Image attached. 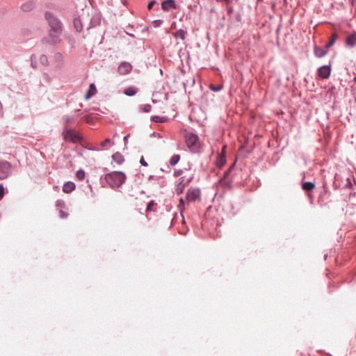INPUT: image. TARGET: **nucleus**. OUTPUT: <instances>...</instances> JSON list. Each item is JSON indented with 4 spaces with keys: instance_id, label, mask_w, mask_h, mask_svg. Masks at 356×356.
<instances>
[{
    "instance_id": "56",
    "label": "nucleus",
    "mask_w": 356,
    "mask_h": 356,
    "mask_svg": "<svg viewBox=\"0 0 356 356\" xmlns=\"http://www.w3.org/2000/svg\"><path fill=\"white\" fill-rule=\"evenodd\" d=\"M153 178V175H150L148 178L149 180L152 179Z\"/></svg>"
},
{
    "instance_id": "34",
    "label": "nucleus",
    "mask_w": 356,
    "mask_h": 356,
    "mask_svg": "<svg viewBox=\"0 0 356 356\" xmlns=\"http://www.w3.org/2000/svg\"><path fill=\"white\" fill-rule=\"evenodd\" d=\"M37 58H36V56L35 55H32L31 56V65L33 67V68H36L37 67Z\"/></svg>"
},
{
    "instance_id": "14",
    "label": "nucleus",
    "mask_w": 356,
    "mask_h": 356,
    "mask_svg": "<svg viewBox=\"0 0 356 356\" xmlns=\"http://www.w3.org/2000/svg\"><path fill=\"white\" fill-rule=\"evenodd\" d=\"M328 49L322 48L317 45H315L314 47V55L318 58H323L328 53Z\"/></svg>"
},
{
    "instance_id": "46",
    "label": "nucleus",
    "mask_w": 356,
    "mask_h": 356,
    "mask_svg": "<svg viewBox=\"0 0 356 356\" xmlns=\"http://www.w3.org/2000/svg\"><path fill=\"white\" fill-rule=\"evenodd\" d=\"M161 22H162V21H161V20H155V21L154 22V26H159V24H160Z\"/></svg>"
},
{
    "instance_id": "9",
    "label": "nucleus",
    "mask_w": 356,
    "mask_h": 356,
    "mask_svg": "<svg viewBox=\"0 0 356 356\" xmlns=\"http://www.w3.org/2000/svg\"><path fill=\"white\" fill-rule=\"evenodd\" d=\"M10 163L8 161L0 162V179H4L9 175Z\"/></svg>"
},
{
    "instance_id": "50",
    "label": "nucleus",
    "mask_w": 356,
    "mask_h": 356,
    "mask_svg": "<svg viewBox=\"0 0 356 356\" xmlns=\"http://www.w3.org/2000/svg\"><path fill=\"white\" fill-rule=\"evenodd\" d=\"M153 134L154 135V136H156V137H161V136H160V134H156V132H154V134Z\"/></svg>"
},
{
    "instance_id": "6",
    "label": "nucleus",
    "mask_w": 356,
    "mask_h": 356,
    "mask_svg": "<svg viewBox=\"0 0 356 356\" xmlns=\"http://www.w3.org/2000/svg\"><path fill=\"white\" fill-rule=\"evenodd\" d=\"M63 135L65 140L74 143L80 142L82 139L81 136L74 129H66L64 131Z\"/></svg>"
},
{
    "instance_id": "17",
    "label": "nucleus",
    "mask_w": 356,
    "mask_h": 356,
    "mask_svg": "<svg viewBox=\"0 0 356 356\" xmlns=\"http://www.w3.org/2000/svg\"><path fill=\"white\" fill-rule=\"evenodd\" d=\"M112 161L118 165H121L124 163V158L120 152H117L112 155Z\"/></svg>"
},
{
    "instance_id": "57",
    "label": "nucleus",
    "mask_w": 356,
    "mask_h": 356,
    "mask_svg": "<svg viewBox=\"0 0 356 356\" xmlns=\"http://www.w3.org/2000/svg\"><path fill=\"white\" fill-rule=\"evenodd\" d=\"M353 81L356 83V76L353 78Z\"/></svg>"
},
{
    "instance_id": "51",
    "label": "nucleus",
    "mask_w": 356,
    "mask_h": 356,
    "mask_svg": "<svg viewBox=\"0 0 356 356\" xmlns=\"http://www.w3.org/2000/svg\"><path fill=\"white\" fill-rule=\"evenodd\" d=\"M153 134L154 135V136H156V137H161V136H160V134H156V132H154V134Z\"/></svg>"
},
{
    "instance_id": "52",
    "label": "nucleus",
    "mask_w": 356,
    "mask_h": 356,
    "mask_svg": "<svg viewBox=\"0 0 356 356\" xmlns=\"http://www.w3.org/2000/svg\"><path fill=\"white\" fill-rule=\"evenodd\" d=\"M153 134L154 135V136H156V137H161V136H160V134H156V132H154V134Z\"/></svg>"
},
{
    "instance_id": "39",
    "label": "nucleus",
    "mask_w": 356,
    "mask_h": 356,
    "mask_svg": "<svg viewBox=\"0 0 356 356\" xmlns=\"http://www.w3.org/2000/svg\"><path fill=\"white\" fill-rule=\"evenodd\" d=\"M156 0H152L149 2L148 5H147V9L148 10H151L152 9L153 6L156 4Z\"/></svg>"
},
{
    "instance_id": "53",
    "label": "nucleus",
    "mask_w": 356,
    "mask_h": 356,
    "mask_svg": "<svg viewBox=\"0 0 356 356\" xmlns=\"http://www.w3.org/2000/svg\"><path fill=\"white\" fill-rule=\"evenodd\" d=\"M153 134L154 135V136H156V137H161V136H160V134H156V132H154V134Z\"/></svg>"
},
{
    "instance_id": "3",
    "label": "nucleus",
    "mask_w": 356,
    "mask_h": 356,
    "mask_svg": "<svg viewBox=\"0 0 356 356\" xmlns=\"http://www.w3.org/2000/svg\"><path fill=\"white\" fill-rule=\"evenodd\" d=\"M186 144L192 152H197L200 148L199 137L193 133H186L185 135Z\"/></svg>"
},
{
    "instance_id": "32",
    "label": "nucleus",
    "mask_w": 356,
    "mask_h": 356,
    "mask_svg": "<svg viewBox=\"0 0 356 356\" xmlns=\"http://www.w3.org/2000/svg\"><path fill=\"white\" fill-rule=\"evenodd\" d=\"M56 207L60 209H64L65 207V203L63 200H57L56 201Z\"/></svg>"
},
{
    "instance_id": "7",
    "label": "nucleus",
    "mask_w": 356,
    "mask_h": 356,
    "mask_svg": "<svg viewBox=\"0 0 356 356\" xmlns=\"http://www.w3.org/2000/svg\"><path fill=\"white\" fill-rule=\"evenodd\" d=\"M201 197V191L198 188H190L186 194V200L187 202H195L200 200Z\"/></svg>"
},
{
    "instance_id": "40",
    "label": "nucleus",
    "mask_w": 356,
    "mask_h": 356,
    "mask_svg": "<svg viewBox=\"0 0 356 356\" xmlns=\"http://www.w3.org/2000/svg\"><path fill=\"white\" fill-rule=\"evenodd\" d=\"M154 205V202L153 200L150 201L147 207V211H150L152 210V207Z\"/></svg>"
},
{
    "instance_id": "54",
    "label": "nucleus",
    "mask_w": 356,
    "mask_h": 356,
    "mask_svg": "<svg viewBox=\"0 0 356 356\" xmlns=\"http://www.w3.org/2000/svg\"><path fill=\"white\" fill-rule=\"evenodd\" d=\"M90 86V88H93L95 90V84L94 83H91Z\"/></svg>"
},
{
    "instance_id": "27",
    "label": "nucleus",
    "mask_w": 356,
    "mask_h": 356,
    "mask_svg": "<svg viewBox=\"0 0 356 356\" xmlns=\"http://www.w3.org/2000/svg\"><path fill=\"white\" fill-rule=\"evenodd\" d=\"M168 120L167 117L155 115L152 117V120L157 123L165 122Z\"/></svg>"
},
{
    "instance_id": "33",
    "label": "nucleus",
    "mask_w": 356,
    "mask_h": 356,
    "mask_svg": "<svg viewBox=\"0 0 356 356\" xmlns=\"http://www.w3.org/2000/svg\"><path fill=\"white\" fill-rule=\"evenodd\" d=\"M142 111L145 113H149L151 111L152 106L149 104L140 106Z\"/></svg>"
},
{
    "instance_id": "38",
    "label": "nucleus",
    "mask_w": 356,
    "mask_h": 356,
    "mask_svg": "<svg viewBox=\"0 0 356 356\" xmlns=\"http://www.w3.org/2000/svg\"><path fill=\"white\" fill-rule=\"evenodd\" d=\"M184 207V200L182 197L179 199V204L178 205L179 209L181 211Z\"/></svg>"
},
{
    "instance_id": "55",
    "label": "nucleus",
    "mask_w": 356,
    "mask_h": 356,
    "mask_svg": "<svg viewBox=\"0 0 356 356\" xmlns=\"http://www.w3.org/2000/svg\"><path fill=\"white\" fill-rule=\"evenodd\" d=\"M91 95H92L88 94V95L86 96V99H89V98L90 97V96H91Z\"/></svg>"
},
{
    "instance_id": "36",
    "label": "nucleus",
    "mask_w": 356,
    "mask_h": 356,
    "mask_svg": "<svg viewBox=\"0 0 356 356\" xmlns=\"http://www.w3.org/2000/svg\"><path fill=\"white\" fill-rule=\"evenodd\" d=\"M185 171H186V169L176 170H175L173 175L175 177H178L179 176H181L184 173Z\"/></svg>"
},
{
    "instance_id": "45",
    "label": "nucleus",
    "mask_w": 356,
    "mask_h": 356,
    "mask_svg": "<svg viewBox=\"0 0 356 356\" xmlns=\"http://www.w3.org/2000/svg\"><path fill=\"white\" fill-rule=\"evenodd\" d=\"M236 19L238 22H241V15L240 13H238L236 16Z\"/></svg>"
},
{
    "instance_id": "25",
    "label": "nucleus",
    "mask_w": 356,
    "mask_h": 356,
    "mask_svg": "<svg viewBox=\"0 0 356 356\" xmlns=\"http://www.w3.org/2000/svg\"><path fill=\"white\" fill-rule=\"evenodd\" d=\"M73 24H74L75 29L78 32H81L82 31L83 26H82V23L81 22V19L79 18H74V19L73 21Z\"/></svg>"
},
{
    "instance_id": "2",
    "label": "nucleus",
    "mask_w": 356,
    "mask_h": 356,
    "mask_svg": "<svg viewBox=\"0 0 356 356\" xmlns=\"http://www.w3.org/2000/svg\"><path fill=\"white\" fill-rule=\"evenodd\" d=\"M44 19L47 21L49 30L54 32L63 31V25L61 20L50 11L44 13Z\"/></svg>"
},
{
    "instance_id": "15",
    "label": "nucleus",
    "mask_w": 356,
    "mask_h": 356,
    "mask_svg": "<svg viewBox=\"0 0 356 356\" xmlns=\"http://www.w3.org/2000/svg\"><path fill=\"white\" fill-rule=\"evenodd\" d=\"M346 44L349 48H353L356 45V32L348 35L346 40Z\"/></svg>"
},
{
    "instance_id": "13",
    "label": "nucleus",
    "mask_w": 356,
    "mask_h": 356,
    "mask_svg": "<svg viewBox=\"0 0 356 356\" xmlns=\"http://www.w3.org/2000/svg\"><path fill=\"white\" fill-rule=\"evenodd\" d=\"M343 179L345 180V183L343 187L346 188H351L353 187L351 176L349 175L344 177H342L341 175H336L335 176L336 182L339 181V180L342 181Z\"/></svg>"
},
{
    "instance_id": "10",
    "label": "nucleus",
    "mask_w": 356,
    "mask_h": 356,
    "mask_svg": "<svg viewBox=\"0 0 356 356\" xmlns=\"http://www.w3.org/2000/svg\"><path fill=\"white\" fill-rule=\"evenodd\" d=\"M161 8L165 12L178 8L175 0H164L161 3Z\"/></svg>"
},
{
    "instance_id": "12",
    "label": "nucleus",
    "mask_w": 356,
    "mask_h": 356,
    "mask_svg": "<svg viewBox=\"0 0 356 356\" xmlns=\"http://www.w3.org/2000/svg\"><path fill=\"white\" fill-rule=\"evenodd\" d=\"M331 73V68L329 65H323L318 68V74L322 79H327Z\"/></svg>"
},
{
    "instance_id": "8",
    "label": "nucleus",
    "mask_w": 356,
    "mask_h": 356,
    "mask_svg": "<svg viewBox=\"0 0 356 356\" xmlns=\"http://www.w3.org/2000/svg\"><path fill=\"white\" fill-rule=\"evenodd\" d=\"M53 64L56 69H61L65 65V57L60 52H56L53 56Z\"/></svg>"
},
{
    "instance_id": "21",
    "label": "nucleus",
    "mask_w": 356,
    "mask_h": 356,
    "mask_svg": "<svg viewBox=\"0 0 356 356\" xmlns=\"http://www.w3.org/2000/svg\"><path fill=\"white\" fill-rule=\"evenodd\" d=\"M186 35L187 32L184 29H179L173 33L175 38H179L182 40H185Z\"/></svg>"
},
{
    "instance_id": "19",
    "label": "nucleus",
    "mask_w": 356,
    "mask_h": 356,
    "mask_svg": "<svg viewBox=\"0 0 356 356\" xmlns=\"http://www.w3.org/2000/svg\"><path fill=\"white\" fill-rule=\"evenodd\" d=\"M315 183L312 181H305L302 184V188L307 192H311L315 188Z\"/></svg>"
},
{
    "instance_id": "49",
    "label": "nucleus",
    "mask_w": 356,
    "mask_h": 356,
    "mask_svg": "<svg viewBox=\"0 0 356 356\" xmlns=\"http://www.w3.org/2000/svg\"><path fill=\"white\" fill-rule=\"evenodd\" d=\"M232 12H233V8H232V7H229V8L227 9V13H228V15H230Z\"/></svg>"
},
{
    "instance_id": "1",
    "label": "nucleus",
    "mask_w": 356,
    "mask_h": 356,
    "mask_svg": "<svg viewBox=\"0 0 356 356\" xmlns=\"http://www.w3.org/2000/svg\"><path fill=\"white\" fill-rule=\"evenodd\" d=\"M126 178V175L121 171H113L105 175L106 181L113 188L121 186Z\"/></svg>"
},
{
    "instance_id": "29",
    "label": "nucleus",
    "mask_w": 356,
    "mask_h": 356,
    "mask_svg": "<svg viewBox=\"0 0 356 356\" xmlns=\"http://www.w3.org/2000/svg\"><path fill=\"white\" fill-rule=\"evenodd\" d=\"M180 159V156L179 154H174L170 159V164L171 165H176Z\"/></svg>"
},
{
    "instance_id": "43",
    "label": "nucleus",
    "mask_w": 356,
    "mask_h": 356,
    "mask_svg": "<svg viewBox=\"0 0 356 356\" xmlns=\"http://www.w3.org/2000/svg\"><path fill=\"white\" fill-rule=\"evenodd\" d=\"M4 194V188L2 184H0V198L3 197Z\"/></svg>"
},
{
    "instance_id": "26",
    "label": "nucleus",
    "mask_w": 356,
    "mask_h": 356,
    "mask_svg": "<svg viewBox=\"0 0 356 356\" xmlns=\"http://www.w3.org/2000/svg\"><path fill=\"white\" fill-rule=\"evenodd\" d=\"M137 90L134 87H129L125 88L124 93L129 97L134 96L136 94Z\"/></svg>"
},
{
    "instance_id": "48",
    "label": "nucleus",
    "mask_w": 356,
    "mask_h": 356,
    "mask_svg": "<svg viewBox=\"0 0 356 356\" xmlns=\"http://www.w3.org/2000/svg\"><path fill=\"white\" fill-rule=\"evenodd\" d=\"M129 137V134L125 136L123 138L124 141V143L126 144L127 143V140H128V138Z\"/></svg>"
},
{
    "instance_id": "47",
    "label": "nucleus",
    "mask_w": 356,
    "mask_h": 356,
    "mask_svg": "<svg viewBox=\"0 0 356 356\" xmlns=\"http://www.w3.org/2000/svg\"><path fill=\"white\" fill-rule=\"evenodd\" d=\"M216 1H219V0H216ZM220 1H222V2L226 3L227 4H229V3H231L232 0H220Z\"/></svg>"
},
{
    "instance_id": "37",
    "label": "nucleus",
    "mask_w": 356,
    "mask_h": 356,
    "mask_svg": "<svg viewBox=\"0 0 356 356\" xmlns=\"http://www.w3.org/2000/svg\"><path fill=\"white\" fill-rule=\"evenodd\" d=\"M59 216H60V218H67V217L68 216V213H66L65 211H64L63 210V209H60V211H59Z\"/></svg>"
},
{
    "instance_id": "11",
    "label": "nucleus",
    "mask_w": 356,
    "mask_h": 356,
    "mask_svg": "<svg viewBox=\"0 0 356 356\" xmlns=\"http://www.w3.org/2000/svg\"><path fill=\"white\" fill-rule=\"evenodd\" d=\"M132 65L128 62H122L118 66V71L120 74H127L132 70Z\"/></svg>"
},
{
    "instance_id": "22",
    "label": "nucleus",
    "mask_w": 356,
    "mask_h": 356,
    "mask_svg": "<svg viewBox=\"0 0 356 356\" xmlns=\"http://www.w3.org/2000/svg\"><path fill=\"white\" fill-rule=\"evenodd\" d=\"M234 164L225 173V175L223 177V178H222L220 180V183L222 184V185H225L226 186H228L229 184V180H228V175L232 170V168L234 167Z\"/></svg>"
},
{
    "instance_id": "58",
    "label": "nucleus",
    "mask_w": 356,
    "mask_h": 356,
    "mask_svg": "<svg viewBox=\"0 0 356 356\" xmlns=\"http://www.w3.org/2000/svg\"><path fill=\"white\" fill-rule=\"evenodd\" d=\"M123 4H125V0H122Z\"/></svg>"
},
{
    "instance_id": "28",
    "label": "nucleus",
    "mask_w": 356,
    "mask_h": 356,
    "mask_svg": "<svg viewBox=\"0 0 356 356\" xmlns=\"http://www.w3.org/2000/svg\"><path fill=\"white\" fill-rule=\"evenodd\" d=\"M39 62L43 66L49 65V58L45 54H42L39 57Z\"/></svg>"
},
{
    "instance_id": "30",
    "label": "nucleus",
    "mask_w": 356,
    "mask_h": 356,
    "mask_svg": "<svg viewBox=\"0 0 356 356\" xmlns=\"http://www.w3.org/2000/svg\"><path fill=\"white\" fill-rule=\"evenodd\" d=\"M226 162L225 158L224 156H218L216 161V165L219 168H222Z\"/></svg>"
},
{
    "instance_id": "42",
    "label": "nucleus",
    "mask_w": 356,
    "mask_h": 356,
    "mask_svg": "<svg viewBox=\"0 0 356 356\" xmlns=\"http://www.w3.org/2000/svg\"><path fill=\"white\" fill-rule=\"evenodd\" d=\"M64 120H65V124H69L72 122V118L70 116H65Z\"/></svg>"
},
{
    "instance_id": "20",
    "label": "nucleus",
    "mask_w": 356,
    "mask_h": 356,
    "mask_svg": "<svg viewBox=\"0 0 356 356\" xmlns=\"http://www.w3.org/2000/svg\"><path fill=\"white\" fill-rule=\"evenodd\" d=\"M101 23V17L99 15H95L90 19V26L95 27L99 25Z\"/></svg>"
},
{
    "instance_id": "31",
    "label": "nucleus",
    "mask_w": 356,
    "mask_h": 356,
    "mask_svg": "<svg viewBox=\"0 0 356 356\" xmlns=\"http://www.w3.org/2000/svg\"><path fill=\"white\" fill-rule=\"evenodd\" d=\"M76 177L79 180H83L85 178V172L83 170H79L76 173Z\"/></svg>"
},
{
    "instance_id": "16",
    "label": "nucleus",
    "mask_w": 356,
    "mask_h": 356,
    "mask_svg": "<svg viewBox=\"0 0 356 356\" xmlns=\"http://www.w3.org/2000/svg\"><path fill=\"white\" fill-rule=\"evenodd\" d=\"M35 2L32 0H29L22 4L21 9L24 12H30L35 8Z\"/></svg>"
},
{
    "instance_id": "23",
    "label": "nucleus",
    "mask_w": 356,
    "mask_h": 356,
    "mask_svg": "<svg viewBox=\"0 0 356 356\" xmlns=\"http://www.w3.org/2000/svg\"><path fill=\"white\" fill-rule=\"evenodd\" d=\"M101 149H108L110 147L114 145V143L109 138H107L100 143Z\"/></svg>"
},
{
    "instance_id": "35",
    "label": "nucleus",
    "mask_w": 356,
    "mask_h": 356,
    "mask_svg": "<svg viewBox=\"0 0 356 356\" xmlns=\"http://www.w3.org/2000/svg\"><path fill=\"white\" fill-rule=\"evenodd\" d=\"M209 88L213 91L218 92L222 89V84H220L218 86L211 85Z\"/></svg>"
},
{
    "instance_id": "44",
    "label": "nucleus",
    "mask_w": 356,
    "mask_h": 356,
    "mask_svg": "<svg viewBox=\"0 0 356 356\" xmlns=\"http://www.w3.org/2000/svg\"><path fill=\"white\" fill-rule=\"evenodd\" d=\"M69 42L71 44H74L75 43V40L74 38L72 37H70L69 38Z\"/></svg>"
},
{
    "instance_id": "5",
    "label": "nucleus",
    "mask_w": 356,
    "mask_h": 356,
    "mask_svg": "<svg viewBox=\"0 0 356 356\" xmlns=\"http://www.w3.org/2000/svg\"><path fill=\"white\" fill-rule=\"evenodd\" d=\"M193 179V175H191L189 177L186 175L181 176L175 186V191L177 195L183 193L185 187L188 185Z\"/></svg>"
},
{
    "instance_id": "24",
    "label": "nucleus",
    "mask_w": 356,
    "mask_h": 356,
    "mask_svg": "<svg viewBox=\"0 0 356 356\" xmlns=\"http://www.w3.org/2000/svg\"><path fill=\"white\" fill-rule=\"evenodd\" d=\"M337 38H338V35L337 34V33H333L332 34V36L330 38L329 42L326 44L325 48L329 49L331 47H332L334 44V43L336 42Z\"/></svg>"
},
{
    "instance_id": "4",
    "label": "nucleus",
    "mask_w": 356,
    "mask_h": 356,
    "mask_svg": "<svg viewBox=\"0 0 356 356\" xmlns=\"http://www.w3.org/2000/svg\"><path fill=\"white\" fill-rule=\"evenodd\" d=\"M63 31L54 32V31H49L48 35L41 40L42 44H49L51 45H57L60 43V35Z\"/></svg>"
},
{
    "instance_id": "18",
    "label": "nucleus",
    "mask_w": 356,
    "mask_h": 356,
    "mask_svg": "<svg viewBox=\"0 0 356 356\" xmlns=\"http://www.w3.org/2000/svg\"><path fill=\"white\" fill-rule=\"evenodd\" d=\"M75 189V184L72 181H67L63 186V191L65 193H70Z\"/></svg>"
},
{
    "instance_id": "41",
    "label": "nucleus",
    "mask_w": 356,
    "mask_h": 356,
    "mask_svg": "<svg viewBox=\"0 0 356 356\" xmlns=\"http://www.w3.org/2000/svg\"><path fill=\"white\" fill-rule=\"evenodd\" d=\"M140 163L142 165L145 166V167L148 165V164H147V163L145 161V159H144L143 156H142L140 157Z\"/></svg>"
}]
</instances>
